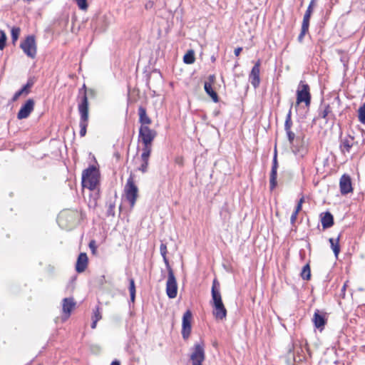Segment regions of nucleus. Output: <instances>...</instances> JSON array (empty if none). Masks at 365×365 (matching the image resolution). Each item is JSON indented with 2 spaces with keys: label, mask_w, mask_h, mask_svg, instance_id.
<instances>
[{
  "label": "nucleus",
  "mask_w": 365,
  "mask_h": 365,
  "mask_svg": "<svg viewBox=\"0 0 365 365\" xmlns=\"http://www.w3.org/2000/svg\"><path fill=\"white\" fill-rule=\"evenodd\" d=\"M211 294L212 304L213 307V316L216 319H225L227 317V309L222 302L220 293V284L217 279H215L212 282Z\"/></svg>",
  "instance_id": "nucleus-1"
},
{
  "label": "nucleus",
  "mask_w": 365,
  "mask_h": 365,
  "mask_svg": "<svg viewBox=\"0 0 365 365\" xmlns=\"http://www.w3.org/2000/svg\"><path fill=\"white\" fill-rule=\"evenodd\" d=\"M100 173L94 165H90L82 173V186L90 190H94L99 182Z\"/></svg>",
  "instance_id": "nucleus-2"
},
{
  "label": "nucleus",
  "mask_w": 365,
  "mask_h": 365,
  "mask_svg": "<svg viewBox=\"0 0 365 365\" xmlns=\"http://www.w3.org/2000/svg\"><path fill=\"white\" fill-rule=\"evenodd\" d=\"M124 193L130 207H133L138 197V187L135 183V175L132 173L130 174L125 185Z\"/></svg>",
  "instance_id": "nucleus-3"
},
{
  "label": "nucleus",
  "mask_w": 365,
  "mask_h": 365,
  "mask_svg": "<svg viewBox=\"0 0 365 365\" xmlns=\"http://www.w3.org/2000/svg\"><path fill=\"white\" fill-rule=\"evenodd\" d=\"M78 109L80 114V135L81 137H83L86 134L88 124V104L86 98H83L82 104L78 106Z\"/></svg>",
  "instance_id": "nucleus-4"
},
{
  "label": "nucleus",
  "mask_w": 365,
  "mask_h": 365,
  "mask_svg": "<svg viewBox=\"0 0 365 365\" xmlns=\"http://www.w3.org/2000/svg\"><path fill=\"white\" fill-rule=\"evenodd\" d=\"M156 135V131L150 129L148 125H141L139 129V138L144 145L143 148L152 150V143Z\"/></svg>",
  "instance_id": "nucleus-5"
},
{
  "label": "nucleus",
  "mask_w": 365,
  "mask_h": 365,
  "mask_svg": "<svg viewBox=\"0 0 365 365\" xmlns=\"http://www.w3.org/2000/svg\"><path fill=\"white\" fill-rule=\"evenodd\" d=\"M20 47L27 56L31 58L36 57L37 48L34 36H28L26 39L21 43Z\"/></svg>",
  "instance_id": "nucleus-6"
},
{
  "label": "nucleus",
  "mask_w": 365,
  "mask_h": 365,
  "mask_svg": "<svg viewBox=\"0 0 365 365\" xmlns=\"http://www.w3.org/2000/svg\"><path fill=\"white\" fill-rule=\"evenodd\" d=\"M304 103L306 106L309 107L311 103V94L309 92V86L300 81L297 91V104Z\"/></svg>",
  "instance_id": "nucleus-7"
},
{
  "label": "nucleus",
  "mask_w": 365,
  "mask_h": 365,
  "mask_svg": "<svg viewBox=\"0 0 365 365\" xmlns=\"http://www.w3.org/2000/svg\"><path fill=\"white\" fill-rule=\"evenodd\" d=\"M167 270L166 294L170 299H174L178 294V284L173 269L170 268Z\"/></svg>",
  "instance_id": "nucleus-8"
},
{
  "label": "nucleus",
  "mask_w": 365,
  "mask_h": 365,
  "mask_svg": "<svg viewBox=\"0 0 365 365\" xmlns=\"http://www.w3.org/2000/svg\"><path fill=\"white\" fill-rule=\"evenodd\" d=\"M286 134L292 151L295 154L303 155L307 152V150L304 145H299L300 143L299 138H295V134L292 130L286 131Z\"/></svg>",
  "instance_id": "nucleus-9"
},
{
  "label": "nucleus",
  "mask_w": 365,
  "mask_h": 365,
  "mask_svg": "<svg viewBox=\"0 0 365 365\" xmlns=\"http://www.w3.org/2000/svg\"><path fill=\"white\" fill-rule=\"evenodd\" d=\"M192 312L190 310H187L182 317V336L184 339H188L191 333V320H192Z\"/></svg>",
  "instance_id": "nucleus-10"
},
{
  "label": "nucleus",
  "mask_w": 365,
  "mask_h": 365,
  "mask_svg": "<svg viewBox=\"0 0 365 365\" xmlns=\"http://www.w3.org/2000/svg\"><path fill=\"white\" fill-rule=\"evenodd\" d=\"M277 169H278V161H277V150H274L272 169L269 175V187L271 190H273L277 185Z\"/></svg>",
  "instance_id": "nucleus-11"
},
{
  "label": "nucleus",
  "mask_w": 365,
  "mask_h": 365,
  "mask_svg": "<svg viewBox=\"0 0 365 365\" xmlns=\"http://www.w3.org/2000/svg\"><path fill=\"white\" fill-rule=\"evenodd\" d=\"M260 65L261 61L258 60L252 67L250 73L249 74V79L252 86L257 88L260 83Z\"/></svg>",
  "instance_id": "nucleus-12"
},
{
  "label": "nucleus",
  "mask_w": 365,
  "mask_h": 365,
  "mask_svg": "<svg viewBox=\"0 0 365 365\" xmlns=\"http://www.w3.org/2000/svg\"><path fill=\"white\" fill-rule=\"evenodd\" d=\"M34 101L31 98L26 101V102L22 105L19 111L17 113V118L19 120L26 118L29 116L31 113L34 108Z\"/></svg>",
  "instance_id": "nucleus-13"
},
{
  "label": "nucleus",
  "mask_w": 365,
  "mask_h": 365,
  "mask_svg": "<svg viewBox=\"0 0 365 365\" xmlns=\"http://www.w3.org/2000/svg\"><path fill=\"white\" fill-rule=\"evenodd\" d=\"M205 359V350L202 345L196 344L194 346V350L190 355L192 364L196 363H202Z\"/></svg>",
  "instance_id": "nucleus-14"
},
{
  "label": "nucleus",
  "mask_w": 365,
  "mask_h": 365,
  "mask_svg": "<svg viewBox=\"0 0 365 365\" xmlns=\"http://www.w3.org/2000/svg\"><path fill=\"white\" fill-rule=\"evenodd\" d=\"M339 187L341 195H345L353 191L351 178L348 175H343L339 181Z\"/></svg>",
  "instance_id": "nucleus-15"
},
{
  "label": "nucleus",
  "mask_w": 365,
  "mask_h": 365,
  "mask_svg": "<svg viewBox=\"0 0 365 365\" xmlns=\"http://www.w3.org/2000/svg\"><path fill=\"white\" fill-rule=\"evenodd\" d=\"M318 118H323L327 123L329 120H335L336 116L333 113L329 104H326L319 108Z\"/></svg>",
  "instance_id": "nucleus-16"
},
{
  "label": "nucleus",
  "mask_w": 365,
  "mask_h": 365,
  "mask_svg": "<svg viewBox=\"0 0 365 365\" xmlns=\"http://www.w3.org/2000/svg\"><path fill=\"white\" fill-rule=\"evenodd\" d=\"M88 261L87 255L85 252L80 253L76 264V272L78 273L84 272L88 266Z\"/></svg>",
  "instance_id": "nucleus-17"
},
{
  "label": "nucleus",
  "mask_w": 365,
  "mask_h": 365,
  "mask_svg": "<svg viewBox=\"0 0 365 365\" xmlns=\"http://www.w3.org/2000/svg\"><path fill=\"white\" fill-rule=\"evenodd\" d=\"M143 153L141 154V160L142 164L139 167L138 170L142 173H145L148 171V161L151 153V149H147L146 148H143Z\"/></svg>",
  "instance_id": "nucleus-18"
},
{
  "label": "nucleus",
  "mask_w": 365,
  "mask_h": 365,
  "mask_svg": "<svg viewBox=\"0 0 365 365\" xmlns=\"http://www.w3.org/2000/svg\"><path fill=\"white\" fill-rule=\"evenodd\" d=\"M76 302L73 298H64L62 302V309L63 314L68 318L71 313L72 309L75 307Z\"/></svg>",
  "instance_id": "nucleus-19"
},
{
  "label": "nucleus",
  "mask_w": 365,
  "mask_h": 365,
  "mask_svg": "<svg viewBox=\"0 0 365 365\" xmlns=\"http://www.w3.org/2000/svg\"><path fill=\"white\" fill-rule=\"evenodd\" d=\"M354 138L351 135L345 136L341 139L340 149L342 153H349L354 145Z\"/></svg>",
  "instance_id": "nucleus-20"
},
{
  "label": "nucleus",
  "mask_w": 365,
  "mask_h": 365,
  "mask_svg": "<svg viewBox=\"0 0 365 365\" xmlns=\"http://www.w3.org/2000/svg\"><path fill=\"white\" fill-rule=\"evenodd\" d=\"M312 321L317 329H322L327 323L324 314L319 310L315 311Z\"/></svg>",
  "instance_id": "nucleus-21"
},
{
  "label": "nucleus",
  "mask_w": 365,
  "mask_h": 365,
  "mask_svg": "<svg viewBox=\"0 0 365 365\" xmlns=\"http://www.w3.org/2000/svg\"><path fill=\"white\" fill-rule=\"evenodd\" d=\"M321 222L324 229L331 227L334 225V217L329 212H325L321 214Z\"/></svg>",
  "instance_id": "nucleus-22"
},
{
  "label": "nucleus",
  "mask_w": 365,
  "mask_h": 365,
  "mask_svg": "<svg viewBox=\"0 0 365 365\" xmlns=\"http://www.w3.org/2000/svg\"><path fill=\"white\" fill-rule=\"evenodd\" d=\"M139 122L141 125H148L151 123L150 118L147 115L146 109L140 106L138 108Z\"/></svg>",
  "instance_id": "nucleus-23"
},
{
  "label": "nucleus",
  "mask_w": 365,
  "mask_h": 365,
  "mask_svg": "<svg viewBox=\"0 0 365 365\" xmlns=\"http://www.w3.org/2000/svg\"><path fill=\"white\" fill-rule=\"evenodd\" d=\"M316 3H317V0H311L310 3L307 7V9L305 11V14L304 15L303 21H302L303 23L305 22L306 24H309V21H310L314 8L316 5Z\"/></svg>",
  "instance_id": "nucleus-24"
},
{
  "label": "nucleus",
  "mask_w": 365,
  "mask_h": 365,
  "mask_svg": "<svg viewBox=\"0 0 365 365\" xmlns=\"http://www.w3.org/2000/svg\"><path fill=\"white\" fill-rule=\"evenodd\" d=\"M204 89L206 93L210 96L212 101L215 103H217L219 101V97L217 93L212 88V85H210V83H204Z\"/></svg>",
  "instance_id": "nucleus-25"
},
{
  "label": "nucleus",
  "mask_w": 365,
  "mask_h": 365,
  "mask_svg": "<svg viewBox=\"0 0 365 365\" xmlns=\"http://www.w3.org/2000/svg\"><path fill=\"white\" fill-rule=\"evenodd\" d=\"M160 252L161 256L163 257V261L165 262V264L166 266V269L172 268L170 267V265L169 260L167 258L168 250H167V246H166V245L165 243L162 242L160 244Z\"/></svg>",
  "instance_id": "nucleus-26"
},
{
  "label": "nucleus",
  "mask_w": 365,
  "mask_h": 365,
  "mask_svg": "<svg viewBox=\"0 0 365 365\" xmlns=\"http://www.w3.org/2000/svg\"><path fill=\"white\" fill-rule=\"evenodd\" d=\"M339 238H340V235H339L336 240H334L333 238H330L329 240L330 242V245H331V247L334 253V255L336 257L340 252V247H339Z\"/></svg>",
  "instance_id": "nucleus-27"
},
{
  "label": "nucleus",
  "mask_w": 365,
  "mask_h": 365,
  "mask_svg": "<svg viewBox=\"0 0 365 365\" xmlns=\"http://www.w3.org/2000/svg\"><path fill=\"white\" fill-rule=\"evenodd\" d=\"M195 53L192 50L188 51L183 57V61L186 64H192L195 62Z\"/></svg>",
  "instance_id": "nucleus-28"
},
{
  "label": "nucleus",
  "mask_w": 365,
  "mask_h": 365,
  "mask_svg": "<svg viewBox=\"0 0 365 365\" xmlns=\"http://www.w3.org/2000/svg\"><path fill=\"white\" fill-rule=\"evenodd\" d=\"M309 24H306L305 22L302 24V28H301V32L299 35L298 36V41L299 43H302L304 40V37L306 35L307 33L309 31Z\"/></svg>",
  "instance_id": "nucleus-29"
},
{
  "label": "nucleus",
  "mask_w": 365,
  "mask_h": 365,
  "mask_svg": "<svg viewBox=\"0 0 365 365\" xmlns=\"http://www.w3.org/2000/svg\"><path fill=\"white\" fill-rule=\"evenodd\" d=\"M292 104L291 105V107L288 111V113L286 116V120L284 123V130L285 131L291 130V127L292 125Z\"/></svg>",
  "instance_id": "nucleus-30"
},
{
  "label": "nucleus",
  "mask_w": 365,
  "mask_h": 365,
  "mask_svg": "<svg viewBox=\"0 0 365 365\" xmlns=\"http://www.w3.org/2000/svg\"><path fill=\"white\" fill-rule=\"evenodd\" d=\"M301 277L304 280H309L311 278V270L309 264H307L304 266L302 272H301Z\"/></svg>",
  "instance_id": "nucleus-31"
},
{
  "label": "nucleus",
  "mask_w": 365,
  "mask_h": 365,
  "mask_svg": "<svg viewBox=\"0 0 365 365\" xmlns=\"http://www.w3.org/2000/svg\"><path fill=\"white\" fill-rule=\"evenodd\" d=\"M129 292L130 296V300L133 302L135 298V281L133 278L129 279Z\"/></svg>",
  "instance_id": "nucleus-32"
},
{
  "label": "nucleus",
  "mask_w": 365,
  "mask_h": 365,
  "mask_svg": "<svg viewBox=\"0 0 365 365\" xmlns=\"http://www.w3.org/2000/svg\"><path fill=\"white\" fill-rule=\"evenodd\" d=\"M34 84V81L32 78H29L27 83L21 88L24 93V96H26L30 93V90Z\"/></svg>",
  "instance_id": "nucleus-33"
},
{
  "label": "nucleus",
  "mask_w": 365,
  "mask_h": 365,
  "mask_svg": "<svg viewBox=\"0 0 365 365\" xmlns=\"http://www.w3.org/2000/svg\"><path fill=\"white\" fill-rule=\"evenodd\" d=\"M88 91V90H87L86 86L85 84H83V86L79 89V94H81L82 96L81 97V102L78 103V105L82 104L84 98H86V101L88 103V96H87Z\"/></svg>",
  "instance_id": "nucleus-34"
},
{
  "label": "nucleus",
  "mask_w": 365,
  "mask_h": 365,
  "mask_svg": "<svg viewBox=\"0 0 365 365\" xmlns=\"http://www.w3.org/2000/svg\"><path fill=\"white\" fill-rule=\"evenodd\" d=\"M359 119L361 123L365 124V103L359 108Z\"/></svg>",
  "instance_id": "nucleus-35"
},
{
  "label": "nucleus",
  "mask_w": 365,
  "mask_h": 365,
  "mask_svg": "<svg viewBox=\"0 0 365 365\" xmlns=\"http://www.w3.org/2000/svg\"><path fill=\"white\" fill-rule=\"evenodd\" d=\"M11 39L14 43L19 38L20 34V29L19 27H13L11 29Z\"/></svg>",
  "instance_id": "nucleus-36"
},
{
  "label": "nucleus",
  "mask_w": 365,
  "mask_h": 365,
  "mask_svg": "<svg viewBox=\"0 0 365 365\" xmlns=\"http://www.w3.org/2000/svg\"><path fill=\"white\" fill-rule=\"evenodd\" d=\"M0 34V50H3L6 46L7 38L6 34L3 31H1Z\"/></svg>",
  "instance_id": "nucleus-37"
},
{
  "label": "nucleus",
  "mask_w": 365,
  "mask_h": 365,
  "mask_svg": "<svg viewBox=\"0 0 365 365\" xmlns=\"http://www.w3.org/2000/svg\"><path fill=\"white\" fill-rule=\"evenodd\" d=\"M102 318L101 311L100 307L98 306L96 307V309L93 310V314L92 316V319H96L99 321Z\"/></svg>",
  "instance_id": "nucleus-38"
},
{
  "label": "nucleus",
  "mask_w": 365,
  "mask_h": 365,
  "mask_svg": "<svg viewBox=\"0 0 365 365\" xmlns=\"http://www.w3.org/2000/svg\"><path fill=\"white\" fill-rule=\"evenodd\" d=\"M77 4L78 8L81 10H86L88 9L87 0H74Z\"/></svg>",
  "instance_id": "nucleus-39"
},
{
  "label": "nucleus",
  "mask_w": 365,
  "mask_h": 365,
  "mask_svg": "<svg viewBox=\"0 0 365 365\" xmlns=\"http://www.w3.org/2000/svg\"><path fill=\"white\" fill-rule=\"evenodd\" d=\"M22 95H24V93L23 92V91L21 89H20L19 91H18L17 92L15 93V94L14 95V96L11 99V101L12 102L16 101L18 100V98Z\"/></svg>",
  "instance_id": "nucleus-40"
},
{
  "label": "nucleus",
  "mask_w": 365,
  "mask_h": 365,
  "mask_svg": "<svg viewBox=\"0 0 365 365\" xmlns=\"http://www.w3.org/2000/svg\"><path fill=\"white\" fill-rule=\"evenodd\" d=\"M304 202V197H302L298 203H297V205L295 208V210L294 212H297V213H299V212L302 210V203Z\"/></svg>",
  "instance_id": "nucleus-41"
},
{
  "label": "nucleus",
  "mask_w": 365,
  "mask_h": 365,
  "mask_svg": "<svg viewBox=\"0 0 365 365\" xmlns=\"http://www.w3.org/2000/svg\"><path fill=\"white\" fill-rule=\"evenodd\" d=\"M297 215H298V213L295 212H293L292 215H291V217H290V222L292 224V225H294V223L297 220Z\"/></svg>",
  "instance_id": "nucleus-42"
},
{
  "label": "nucleus",
  "mask_w": 365,
  "mask_h": 365,
  "mask_svg": "<svg viewBox=\"0 0 365 365\" xmlns=\"http://www.w3.org/2000/svg\"><path fill=\"white\" fill-rule=\"evenodd\" d=\"M216 80V77L214 74L210 75L207 78V81H205V83H210V85H212Z\"/></svg>",
  "instance_id": "nucleus-43"
},
{
  "label": "nucleus",
  "mask_w": 365,
  "mask_h": 365,
  "mask_svg": "<svg viewBox=\"0 0 365 365\" xmlns=\"http://www.w3.org/2000/svg\"><path fill=\"white\" fill-rule=\"evenodd\" d=\"M89 247L93 253H94L96 252V242L94 240H92L90 242Z\"/></svg>",
  "instance_id": "nucleus-44"
},
{
  "label": "nucleus",
  "mask_w": 365,
  "mask_h": 365,
  "mask_svg": "<svg viewBox=\"0 0 365 365\" xmlns=\"http://www.w3.org/2000/svg\"><path fill=\"white\" fill-rule=\"evenodd\" d=\"M114 205H110L109 208L107 211L108 215H114Z\"/></svg>",
  "instance_id": "nucleus-45"
},
{
  "label": "nucleus",
  "mask_w": 365,
  "mask_h": 365,
  "mask_svg": "<svg viewBox=\"0 0 365 365\" xmlns=\"http://www.w3.org/2000/svg\"><path fill=\"white\" fill-rule=\"evenodd\" d=\"M89 96L90 97L94 98L96 96V91L93 89H88L87 96Z\"/></svg>",
  "instance_id": "nucleus-46"
},
{
  "label": "nucleus",
  "mask_w": 365,
  "mask_h": 365,
  "mask_svg": "<svg viewBox=\"0 0 365 365\" xmlns=\"http://www.w3.org/2000/svg\"><path fill=\"white\" fill-rule=\"evenodd\" d=\"M242 51V47H237V48H236L235 49V51H234L235 55L236 56H238L240 54V53H241V51Z\"/></svg>",
  "instance_id": "nucleus-47"
},
{
  "label": "nucleus",
  "mask_w": 365,
  "mask_h": 365,
  "mask_svg": "<svg viewBox=\"0 0 365 365\" xmlns=\"http://www.w3.org/2000/svg\"><path fill=\"white\" fill-rule=\"evenodd\" d=\"M98 322V321H97L96 319H92V323H91V327L92 329H96Z\"/></svg>",
  "instance_id": "nucleus-48"
},
{
  "label": "nucleus",
  "mask_w": 365,
  "mask_h": 365,
  "mask_svg": "<svg viewBox=\"0 0 365 365\" xmlns=\"http://www.w3.org/2000/svg\"><path fill=\"white\" fill-rule=\"evenodd\" d=\"M110 365H120V361L118 360H115L111 362Z\"/></svg>",
  "instance_id": "nucleus-49"
},
{
  "label": "nucleus",
  "mask_w": 365,
  "mask_h": 365,
  "mask_svg": "<svg viewBox=\"0 0 365 365\" xmlns=\"http://www.w3.org/2000/svg\"><path fill=\"white\" fill-rule=\"evenodd\" d=\"M346 284H344V286H343V287H342V288H341V292H344L346 290Z\"/></svg>",
  "instance_id": "nucleus-50"
},
{
  "label": "nucleus",
  "mask_w": 365,
  "mask_h": 365,
  "mask_svg": "<svg viewBox=\"0 0 365 365\" xmlns=\"http://www.w3.org/2000/svg\"><path fill=\"white\" fill-rule=\"evenodd\" d=\"M192 365H202V363H196V364H192Z\"/></svg>",
  "instance_id": "nucleus-51"
}]
</instances>
